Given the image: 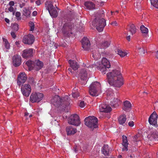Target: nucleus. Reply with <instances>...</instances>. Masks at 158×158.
<instances>
[{
  "mask_svg": "<svg viewBox=\"0 0 158 158\" xmlns=\"http://www.w3.org/2000/svg\"><path fill=\"white\" fill-rule=\"evenodd\" d=\"M128 125L130 127H133L134 126V123L133 121H130L128 123Z\"/></svg>",
  "mask_w": 158,
  "mask_h": 158,
  "instance_id": "obj_46",
  "label": "nucleus"
},
{
  "mask_svg": "<svg viewBox=\"0 0 158 158\" xmlns=\"http://www.w3.org/2000/svg\"><path fill=\"white\" fill-rule=\"evenodd\" d=\"M72 95L74 98H77L79 96V94L78 92H75L73 91Z\"/></svg>",
  "mask_w": 158,
  "mask_h": 158,
  "instance_id": "obj_41",
  "label": "nucleus"
},
{
  "mask_svg": "<svg viewBox=\"0 0 158 158\" xmlns=\"http://www.w3.org/2000/svg\"><path fill=\"white\" fill-rule=\"evenodd\" d=\"M68 70H69V71H70L71 73V69L70 68H69Z\"/></svg>",
  "mask_w": 158,
  "mask_h": 158,
  "instance_id": "obj_63",
  "label": "nucleus"
},
{
  "mask_svg": "<svg viewBox=\"0 0 158 158\" xmlns=\"http://www.w3.org/2000/svg\"><path fill=\"white\" fill-rule=\"evenodd\" d=\"M5 22L8 23H9V22H10V20L8 19L7 18H6L5 19Z\"/></svg>",
  "mask_w": 158,
  "mask_h": 158,
  "instance_id": "obj_55",
  "label": "nucleus"
},
{
  "mask_svg": "<svg viewBox=\"0 0 158 158\" xmlns=\"http://www.w3.org/2000/svg\"><path fill=\"white\" fill-rule=\"evenodd\" d=\"M70 99L67 96L61 98L59 96L56 95L51 99L52 103L56 107L62 106L65 107L70 104Z\"/></svg>",
  "mask_w": 158,
  "mask_h": 158,
  "instance_id": "obj_2",
  "label": "nucleus"
},
{
  "mask_svg": "<svg viewBox=\"0 0 158 158\" xmlns=\"http://www.w3.org/2000/svg\"><path fill=\"white\" fill-rule=\"evenodd\" d=\"M127 29L128 30L127 33V35H129L128 32H130L131 34L133 35L136 32V29L135 26L133 24H131L130 25L128 26Z\"/></svg>",
  "mask_w": 158,
  "mask_h": 158,
  "instance_id": "obj_25",
  "label": "nucleus"
},
{
  "mask_svg": "<svg viewBox=\"0 0 158 158\" xmlns=\"http://www.w3.org/2000/svg\"><path fill=\"white\" fill-rule=\"evenodd\" d=\"M98 48H96L95 49L92 51V56L95 60H97L101 58V53H102Z\"/></svg>",
  "mask_w": 158,
  "mask_h": 158,
  "instance_id": "obj_17",
  "label": "nucleus"
},
{
  "mask_svg": "<svg viewBox=\"0 0 158 158\" xmlns=\"http://www.w3.org/2000/svg\"><path fill=\"white\" fill-rule=\"evenodd\" d=\"M32 116V114H30V115H29V117H30H30H31Z\"/></svg>",
  "mask_w": 158,
  "mask_h": 158,
  "instance_id": "obj_64",
  "label": "nucleus"
},
{
  "mask_svg": "<svg viewBox=\"0 0 158 158\" xmlns=\"http://www.w3.org/2000/svg\"><path fill=\"white\" fill-rule=\"evenodd\" d=\"M106 24L105 19L103 18H99L98 16L93 22V25L96 27L97 29L99 32L103 31Z\"/></svg>",
  "mask_w": 158,
  "mask_h": 158,
  "instance_id": "obj_3",
  "label": "nucleus"
},
{
  "mask_svg": "<svg viewBox=\"0 0 158 158\" xmlns=\"http://www.w3.org/2000/svg\"><path fill=\"white\" fill-rule=\"evenodd\" d=\"M43 63L39 60H36L35 62L34 69L36 71L41 69L43 66Z\"/></svg>",
  "mask_w": 158,
  "mask_h": 158,
  "instance_id": "obj_24",
  "label": "nucleus"
},
{
  "mask_svg": "<svg viewBox=\"0 0 158 158\" xmlns=\"http://www.w3.org/2000/svg\"><path fill=\"white\" fill-rule=\"evenodd\" d=\"M34 36L31 34L25 35L23 39V42L26 44L31 45L35 41Z\"/></svg>",
  "mask_w": 158,
  "mask_h": 158,
  "instance_id": "obj_11",
  "label": "nucleus"
},
{
  "mask_svg": "<svg viewBox=\"0 0 158 158\" xmlns=\"http://www.w3.org/2000/svg\"><path fill=\"white\" fill-rule=\"evenodd\" d=\"M109 151L110 150L108 145H104L102 150L103 154L105 156H107L109 154Z\"/></svg>",
  "mask_w": 158,
  "mask_h": 158,
  "instance_id": "obj_29",
  "label": "nucleus"
},
{
  "mask_svg": "<svg viewBox=\"0 0 158 158\" xmlns=\"http://www.w3.org/2000/svg\"><path fill=\"white\" fill-rule=\"evenodd\" d=\"M27 79V77L24 73H22L19 74L18 77L17 84L20 86L22 84L24 83Z\"/></svg>",
  "mask_w": 158,
  "mask_h": 158,
  "instance_id": "obj_15",
  "label": "nucleus"
},
{
  "mask_svg": "<svg viewBox=\"0 0 158 158\" xmlns=\"http://www.w3.org/2000/svg\"><path fill=\"white\" fill-rule=\"evenodd\" d=\"M30 80L31 81H32V82H33L34 81V79L33 78H30Z\"/></svg>",
  "mask_w": 158,
  "mask_h": 158,
  "instance_id": "obj_61",
  "label": "nucleus"
},
{
  "mask_svg": "<svg viewBox=\"0 0 158 158\" xmlns=\"http://www.w3.org/2000/svg\"><path fill=\"white\" fill-rule=\"evenodd\" d=\"M90 70H88L86 69H83L81 70L79 73V76L82 81H83V82H81L82 85H85L86 83V80L87 78V72Z\"/></svg>",
  "mask_w": 158,
  "mask_h": 158,
  "instance_id": "obj_12",
  "label": "nucleus"
},
{
  "mask_svg": "<svg viewBox=\"0 0 158 158\" xmlns=\"http://www.w3.org/2000/svg\"><path fill=\"white\" fill-rule=\"evenodd\" d=\"M33 49L28 48L23 51L22 56L24 58L30 57L33 56Z\"/></svg>",
  "mask_w": 158,
  "mask_h": 158,
  "instance_id": "obj_16",
  "label": "nucleus"
},
{
  "mask_svg": "<svg viewBox=\"0 0 158 158\" xmlns=\"http://www.w3.org/2000/svg\"><path fill=\"white\" fill-rule=\"evenodd\" d=\"M21 15L20 13L19 12H17L15 13V16L17 18H19Z\"/></svg>",
  "mask_w": 158,
  "mask_h": 158,
  "instance_id": "obj_47",
  "label": "nucleus"
},
{
  "mask_svg": "<svg viewBox=\"0 0 158 158\" xmlns=\"http://www.w3.org/2000/svg\"><path fill=\"white\" fill-rule=\"evenodd\" d=\"M110 67L109 61L106 58H103L102 60L101 64L97 67L98 70L101 71L102 73L105 74V72L106 71V68H109Z\"/></svg>",
  "mask_w": 158,
  "mask_h": 158,
  "instance_id": "obj_6",
  "label": "nucleus"
},
{
  "mask_svg": "<svg viewBox=\"0 0 158 158\" xmlns=\"http://www.w3.org/2000/svg\"><path fill=\"white\" fill-rule=\"evenodd\" d=\"M66 131L68 135H74L77 132V129L72 126H68L66 127Z\"/></svg>",
  "mask_w": 158,
  "mask_h": 158,
  "instance_id": "obj_23",
  "label": "nucleus"
},
{
  "mask_svg": "<svg viewBox=\"0 0 158 158\" xmlns=\"http://www.w3.org/2000/svg\"><path fill=\"white\" fill-rule=\"evenodd\" d=\"M10 34H11V35L12 36V37L13 38H15V37H16V35H15V33L14 32H11L10 33Z\"/></svg>",
  "mask_w": 158,
  "mask_h": 158,
  "instance_id": "obj_48",
  "label": "nucleus"
},
{
  "mask_svg": "<svg viewBox=\"0 0 158 158\" xmlns=\"http://www.w3.org/2000/svg\"><path fill=\"white\" fill-rule=\"evenodd\" d=\"M158 116L155 111L153 112L150 116L148 122L150 124L156 126L157 124V119Z\"/></svg>",
  "mask_w": 158,
  "mask_h": 158,
  "instance_id": "obj_13",
  "label": "nucleus"
},
{
  "mask_svg": "<svg viewBox=\"0 0 158 158\" xmlns=\"http://www.w3.org/2000/svg\"><path fill=\"white\" fill-rule=\"evenodd\" d=\"M110 44V42L109 41H104L101 44L100 50H102V48H106L109 46Z\"/></svg>",
  "mask_w": 158,
  "mask_h": 158,
  "instance_id": "obj_33",
  "label": "nucleus"
},
{
  "mask_svg": "<svg viewBox=\"0 0 158 158\" xmlns=\"http://www.w3.org/2000/svg\"><path fill=\"white\" fill-rule=\"evenodd\" d=\"M29 25L30 27L29 31H32L34 29V24L32 22H29Z\"/></svg>",
  "mask_w": 158,
  "mask_h": 158,
  "instance_id": "obj_39",
  "label": "nucleus"
},
{
  "mask_svg": "<svg viewBox=\"0 0 158 158\" xmlns=\"http://www.w3.org/2000/svg\"><path fill=\"white\" fill-rule=\"evenodd\" d=\"M69 63L70 66L73 70H76L78 69L79 65L76 61L70 60H69Z\"/></svg>",
  "mask_w": 158,
  "mask_h": 158,
  "instance_id": "obj_26",
  "label": "nucleus"
},
{
  "mask_svg": "<svg viewBox=\"0 0 158 158\" xmlns=\"http://www.w3.org/2000/svg\"><path fill=\"white\" fill-rule=\"evenodd\" d=\"M44 94L41 93H32L30 97V100L32 103L39 102L42 99Z\"/></svg>",
  "mask_w": 158,
  "mask_h": 158,
  "instance_id": "obj_8",
  "label": "nucleus"
},
{
  "mask_svg": "<svg viewBox=\"0 0 158 158\" xmlns=\"http://www.w3.org/2000/svg\"><path fill=\"white\" fill-rule=\"evenodd\" d=\"M108 81L110 85L120 87L123 84V80L120 72L114 70L107 73Z\"/></svg>",
  "mask_w": 158,
  "mask_h": 158,
  "instance_id": "obj_1",
  "label": "nucleus"
},
{
  "mask_svg": "<svg viewBox=\"0 0 158 158\" xmlns=\"http://www.w3.org/2000/svg\"><path fill=\"white\" fill-rule=\"evenodd\" d=\"M37 12L36 11H34L32 13V15L33 16H35L37 15Z\"/></svg>",
  "mask_w": 158,
  "mask_h": 158,
  "instance_id": "obj_54",
  "label": "nucleus"
},
{
  "mask_svg": "<svg viewBox=\"0 0 158 158\" xmlns=\"http://www.w3.org/2000/svg\"><path fill=\"white\" fill-rule=\"evenodd\" d=\"M25 4L24 3H22V4L20 5V6L21 8H22L25 6Z\"/></svg>",
  "mask_w": 158,
  "mask_h": 158,
  "instance_id": "obj_57",
  "label": "nucleus"
},
{
  "mask_svg": "<svg viewBox=\"0 0 158 158\" xmlns=\"http://www.w3.org/2000/svg\"><path fill=\"white\" fill-rule=\"evenodd\" d=\"M140 29L142 33L147 34L148 32V29L145 27L144 25H142L140 27Z\"/></svg>",
  "mask_w": 158,
  "mask_h": 158,
  "instance_id": "obj_35",
  "label": "nucleus"
},
{
  "mask_svg": "<svg viewBox=\"0 0 158 158\" xmlns=\"http://www.w3.org/2000/svg\"><path fill=\"white\" fill-rule=\"evenodd\" d=\"M110 24L113 26H117V23L116 21H114L111 22Z\"/></svg>",
  "mask_w": 158,
  "mask_h": 158,
  "instance_id": "obj_51",
  "label": "nucleus"
},
{
  "mask_svg": "<svg viewBox=\"0 0 158 158\" xmlns=\"http://www.w3.org/2000/svg\"><path fill=\"white\" fill-rule=\"evenodd\" d=\"M3 42L5 43V47L7 49L9 48V44L6 39L5 38H3Z\"/></svg>",
  "mask_w": 158,
  "mask_h": 158,
  "instance_id": "obj_40",
  "label": "nucleus"
},
{
  "mask_svg": "<svg viewBox=\"0 0 158 158\" xmlns=\"http://www.w3.org/2000/svg\"><path fill=\"white\" fill-rule=\"evenodd\" d=\"M100 84L97 81L93 83L89 87V93L92 96H98L99 93L98 91L100 87Z\"/></svg>",
  "mask_w": 158,
  "mask_h": 158,
  "instance_id": "obj_5",
  "label": "nucleus"
},
{
  "mask_svg": "<svg viewBox=\"0 0 158 158\" xmlns=\"http://www.w3.org/2000/svg\"><path fill=\"white\" fill-rule=\"evenodd\" d=\"M139 135H136L133 137V141L134 142H137L139 141V139H138Z\"/></svg>",
  "mask_w": 158,
  "mask_h": 158,
  "instance_id": "obj_42",
  "label": "nucleus"
},
{
  "mask_svg": "<svg viewBox=\"0 0 158 158\" xmlns=\"http://www.w3.org/2000/svg\"><path fill=\"white\" fill-rule=\"evenodd\" d=\"M8 10L10 12H13L14 10V8L12 6H10L9 8H8Z\"/></svg>",
  "mask_w": 158,
  "mask_h": 158,
  "instance_id": "obj_50",
  "label": "nucleus"
},
{
  "mask_svg": "<svg viewBox=\"0 0 158 158\" xmlns=\"http://www.w3.org/2000/svg\"><path fill=\"white\" fill-rule=\"evenodd\" d=\"M14 26L15 27H16V28L15 29L16 30H17L18 29L19 25L17 24H15L14 25Z\"/></svg>",
  "mask_w": 158,
  "mask_h": 158,
  "instance_id": "obj_52",
  "label": "nucleus"
},
{
  "mask_svg": "<svg viewBox=\"0 0 158 158\" xmlns=\"http://www.w3.org/2000/svg\"><path fill=\"white\" fill-rule=\"evenodd\" d=\"M15 44H16V45H18V44H19V42H17V41L16 42H15Z\"/></svg>",
  "mask_w": 158,
  "mask_h": 158,
  "instance_id": "obj_62",
  "label": "nucleus"
},
{
  "mask_svg": "<svg viewBox=\"0 0 158 158\" xmlns=\"http://www.w3.org/2000/svg\"><path fill=\"white\" fill-rule=\"evenodd\" d=\"M98 120L97 118L95 117L89 116L85 119V124L91 129H94L98 127Z\"/></svg>",
  "mask_w": 158,
  "mask_h": 158,
  "instance_id": "obj_4",
  "label": "nucleus"
},
{
  "mask_svg": "<svg viewBox=\"0 0 158 158\" xmlns=\"http://www.w3.org/2000/svg\"><path fill=\"white\" fill-rule=\"evenodd\" d=\"M73 149H74V152L75 153H77L78 151L77 148L76 147H74V148H73Z\"/></svg>",
  "mask_w": 158,
  "mask_h": 158,
  "instance_id": "obj_58",
  "label": "nucleus"
},
{
  "mask_svg": "<svg viewBox=\"0 0 158 158\" xmlns=\"http://www.w3.org/2000/svg\"><path fill=\"white\" fill-rule=\"evenodd\" d=\"M127 39L129 41L130 40V35H128L127 37Z\"/></svg>",
  "mask_w": 158,
  "mask_h": 158,
  "instance_id": "obj_56",
  "label": "nucleus"
},
{
  "mask_svg": "<svg viewBox=\"0 0 158 158\" xmlns=\"http://www.w3.org/2000/svg\"><path fill=\"white\" fill-rule=\"evenodd\" d=\"M156 57L158 59V51L157 52L156 54Z\"/></svg>",
  "mask_w": 158,
  "mask_h": 158,
  "instance_id": "obj_59",
  "label": "nucleus"
},
{
  "mask_svg": "<svg viewBox=\"0 0 158 158\" xmlns=\"http://www.w3.org/2000/svg\"><path fill=\"white\" fill-rule=\"evenodd\" d=\"M68 123L69 124L76 126H79L81 123L79 116L76 114L72 115L70 116Z\"/></svg>",
  "mask_w": 158,
  "mask_h": 158,
  "instance_id": "obj_9",
  "label": "nucleus"
},
{
  "mask_svg": "<svg viewBox=\"0 0 158 158\" xmlns=\"http://www.w3.org/2000/svg\"><path fill=\"white\" fill-rule=\"evenodd\" d=\"M127 118L125 115H121L118 119V121L120 124L123 125L126 121Z\"/></svg>",
  "mask_w": 158,
  "mask_h": 158,
  "instance_id": "obj_31",
  "label": "nucleus"
},
{
  "mask_svg": "<svg viewBox=\"0 0 158 158\" xmlns=\"http://www.w3.org/2000/svg\"><path fill=\"white\" fill-rule=\"evenodd\" d=\"M116 52L121 57H123L127 54V53L124 51H122L120 49H117L116 51Z\"/></svg>",
  "mask_w": 158,
  "mask_h": 158,
  "instance_id": "obj_34",
  "label": "nucleus"
},
{
  "mask_svg": "<svg viewBox=\"0 0 158 158\" xmlns=\"http://www.w3.org/2000/svg\"><path fill=\"white\" fill-rule=\"evenodd\" d=\"M21 91L23 96L28 97L31 91V86L28 84L23 85L21 88Z\"/></svg>",
  "mask_w": 158,
  "mask_h": 158,
  "instance_id": "obj_10",
  "label": "nucleus"
},
{
  "mask_svg": "<svg viewBox=\"0 0 158 158\" xmlns=\"http://www.w3.org/2000/svg\"><path fill=\"white\" fill-rule=\"evenodd\" d=\"M150 140H158V132L156 130H152L148 136Z\"/></svg>",
  "mask_w": 158,
  "mask_h": 158,
  "instance_id": "obj_20",
  "label": "nucleus"
},
{
  "mask_svg": "<svg viewBox=\"0 0 158 158\" xmlns=\"http://www.w3.org/2000/svg\"><path fill=\"white\" fill-rule=\"evenodd\" d=\"M151 4L156 8L158 9V0H150Z\"/></svg>",
  "mask_w": 158,
  "mask_h": 158,
  "instance_id": "obj_36",
  "label": "nucleus"
},
{
  "mask_svg": "<svg viewBox=\"0 0 158 158\" xmlns=\"http://www.w3.org/2000/svg\"><path fill=\"white\" fill-rule=\"evenodd\" d=\"M138 49L139 50V52L142 55H143L146 51L143 48H141L140 47H137Z\"/></svg>",
  "mask_w": 158,
  "mask_h": 158,
  "instance_id": "obj_38",
  "label": "nucleus"
},
{
  "mask_svg": "<svg viewBox=\"0 0 158 158\" xmlns=\"http://www.w3.org/2000/svg\"><path fill=\"white\" fill-rule=\"evenodd\" d=\"M45 5L46 9L48 10V12H49V10H53V9L55 8L53 4L50 2H46Z\"/></svg>",
  "mask_w": 158,
  "mask_h": 158,
  "instance_id": "obj_30",
  "label": "nucleus"
},
{
  "mask_svg": "<svg viewBox=\"0 0 158 158\" xmlns=\"http://www.w3.org/2000/svg\"><path fill=\"white\" fill-rule=\"evenodd\" d=\"M119 102V100H118L117 99H114V100H113V102H114L115 103L114 104V105L113 104V105L114 106V107H115V106H118V102Z\"/></svg>",
  "mask_w": 158,
  "mask_h": 158,
  "instance_id": "obj_43",
  "label": "nucleus"
},
{
  "mask_svg": "<svg viewBox=\"0 0 158 158\" xmlns=\"http://www.w3.org/2000/svg\"><path fill=\"white\" fill-rule=\"evenodd\" d=\"M50 15L53 18H56L58 15V12L56 10L55 8L52 10H49L48 12Z\"/></svg>",
  "mask_w": 158,
  "mask_h": 158,
  "instance_id": "obj_32",
  "label": "nucleus"
},
{
  "mask_svg": "<svg viewBox=\"0 0 158 158\" xmlns=\"http://www.w3.org/2000/svg\"><path fill=\"white\" fill-rule=\"evenodd\" d=\"M25 64L27 66L29 70H31L33 69H34L35 62L34 61L29 60L27 61Z\"/></svg>",
  "mask_w": 158,
  "mask_h": 158,
  "instance_id": "obj_28",
  "label": "nucleus"
},
{
  "mask_svg": "<svg viewBox=\"0 0 158 158\" xmlns=\"http://www.w3.org/2000/svg\"><path fill=\"white\" fill-rule=\"evenodd\" d=\"M83 48L85 50L88 51L90 49V44L89 41L86 37H84L81 40Z\"/></svg>",
  "mask_w": 158,
  "mask_h": 158,
  "instance_id": "obj_14",
  "label": "nucleus"
},
{
  "mask_svg": "<svg viewBox=\"0 0 158 158\" xmlns=\"http://www.w3.org/2000/svg\"><path fill=\"white\" fill-rule=\"evenodd\" d=\"M31 14L30 11L26 8H24L23 10V15L26 16H29Z\"/></svg>",
  "mask_w": 158,
  "mask_h": 158,
  "instance_id": "obj_37",
  "label": "nucleus"
},
{
  "mask_svg": "<svg viewBox=\"0 0 158 158\" xmlns=\"http://www.w3.org/2000/svg\"><path fill=\"white\" fill-rule=\"evenodd\" d=\"M35 3L38 6H39L41 4L40 1L38 0Z\"/></svg>",
  "mask_w": 158,
  "mask_h": 158,
  "instance_id": "obj_53",
  "label": "nucleus"
},
{
  "mask_svg": "<svg viewBox=\"0 0 158 158\" xmlns=\"http://www.w3.org/2000/svg\"><path fill=\"white\" fill-rule=\"evenodd\" d=\"M15 4V2L13 1H10L9 3V5L10 6H13Z\"/></svg>",
  "mask_w": 158,
  "mask_h": 158,
  "instance_id": "obj_49",
  "label": "nucleus"
},
{
  "mask_svg": "<svg viewBox=\"0 0 158 158\" xmlns=\"http://www.w3.org/2000/svg\"><path fill=\"white\" fill-rule=\"evenodd\" d=\"M13 63L15 67L19 66L21 63V58L18 55H16L13 56Z\"/></svg>",
  "mask_w": 158,
  "mask_h": 158,
  "instance_id": "obj_18",
  "label": "nucleus"
},
{
  "mask_svg": "<svg viewBox=\"0 0 158 158\" xmlns=\"http://www.w3.org/2000/svg\"><path fill=\"white\" fill-rule=\"evenodd\" d=\"M28 114H29L27 112H25V116H28Z\"/></svg>",
  "mask_w": 158,
  "mask_h": 158,
  "instance_id": "obj_60",
  "label": "nucleus"
},
{
  "mask_svg": "<svg viewBox=\"0 0 158 158\" xmlns=\"http://www.w3.org/2000/svg\"><path fill=\"white\" fill-rule=\"evenodd\" d=\"M85 8L88 10H93L94 9L95 6L94 3L90 2H86L84 3Z\"/></svg>",
  "mask_w": 158,
  "mask_h": 158,
  "instance_id": "obj_22",
  "label": "nucleus"
},
{
  "mask_svg": "<svg viewBox=\"0 0 158 158\" xmlns=\"http://www.w3.org/2000/svg\"><path fill=\"white\" fill-rule=\"evenodd\" d=\"M72 27V24L70 22L66 23L63 25L62 31L65 36H68L72 34L71 31Z\"/></svg>",
  "mask_w": 158,
  "mask_h": 158,
  "instance_id": "obj_7",
  "label": "nucleus"
},
{
  "mask_svg": "<svg viewBox=\"0 0 158 158\" xmlns=\"http://www.w3.org/2000/svg\"><path fill=\"white\" fill-rule=\"evenodd\" d=\"M123 142L122 143V145L123 146V148H122V150L127 151L128 149V145L129 143L127 140V137L125 135L122 136Z\"/></svg>",
  "mask_w": 158,
  "mask_h": 158,
  "instance_id": "obj_21",
  "label": "nucleus"
},
{
  "mask_svg": "<svg viewBox=\"0 0 158 158\" xmlns=\"http://www.w3.org/2000/svg\"><path fill=\"white\" fill-rule=\"evenodd\" d=\"M123 105V109L125 111H128L129 110L131 106V105L130 102L127 100L124 102Z\"/></svg>",
  "mask_w": 158,
  "mask_h": 158,
  "instance_id": "obj_27",
  "label": "nucleus"
},
{
  "mask_svg": "<svg viewBox=\"0 0 158 158\" xmlns=\"http://www.w3.org/2000/svg\"><path fill=\"white\" fill-rule=\"evenodd\" d=\"M99 110L100 112L108 113L111 110L110 106L105 103H102L100 105Z\"/></svg>",
  "mask_w": 158,
  "mask_h": 158,
  "instance_id": "obj_19",
  "label": "nucleus"
},
{
  "mask_svg": "<svg viewBox=\"0 0 158 158\" xmlns=\"http://www.w3.org/2000/svg\"><path fill=\"white\" fill-rule=\"evenodd\" d=\"M104 11L103 10L100 11L98 13V15H100L101 17H102L103 16Z\"/></svg>",
  "mask_w": 158,
  "mask_h": 158,
  "instance_id": "obj_44",
  "label": "nucleus"
},
{
  "mask_svg": "<svg viewBox=\"0 0 158 158\" xmlns=\"http://www.w3.org/2000/svg\"><path fill=\"white\" fill-rule=\"evenodd\" d=\"M85 106V103L84 101H81L80 103L79 106L81 108H83Z\"/></svg>",
  "mask_w": 158,
  "mask_h": 158,
  "instance_id": "obj_45",
  "label": "nucleus"
}]
</instances>
